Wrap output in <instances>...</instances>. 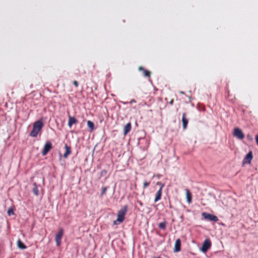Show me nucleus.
Masks as SVG:
<instances>
[{
	"label": "nucleus",
	"instance_id": "1a4fd4ad",
	"mask_svg": "<svg viewBox=\"0 0 258 258\" xmlns=\"http://www.w3.org/2000/svg\"><path fill=\"white\" fill-rule=\"evenodd\" d=\"M182 127L183 129L185 130L187 127V125L188 122V120L186 118V113L185 112L182 113Z\"/></svg>",
	"mask_w": 258,
	"mask_h": 258
},
{
	"label": "nucleus",
	"instance_id": "a878e982",
	"mask_svg": "<svg viewBox=\"0 0 258 258\" xmlns=\"http://www.w3.org/2000/svg\"><path fill=\"white\" fill-rule=\"evenodd\" d=\"M73 84L75 85V86L77 88L79 86V83L77 81H74L73 82Z\"/></svg>",
	"mask_w": 258,
	"mask_h": 258
},
{
	"label": "nucleus",
	"instance_id": "6e6552de",
	"mask_svg": "<svg viewBox=\"0 0 258 258\" xmlns=\"http://www.w3.org/2000/svg\"><path fill=\"white\" fill-rule=\"evenodd\" d=\"M252 159V153L251 151H249L248 154L245 156L243 160V163H250Z\"/></svg>",
	"mask_w": 258,
	"mask_h": 258
},
{
	"label": "nucleus",
	"instance_id": "bb28decb",
	"mask_svg": "<svg viewBox=\"0 0 258 258\" xmlns=\"http://www.w3.org/2000/svg\"><path fill=\"white\" fill-rule=\"evenodd\" d=\"M107 171L105 170H102L101 172V175L103 176L106 173Z\"/></svg>",
	"mask_w": 258,
	"mask_h": 258
},
{
	"label": "nucleus",
	"instance_id": "7c9ffc66",
	"mask_svg": "<svg viewBox=\"0 0 258 258\" xmlns=\"http://www.w3.org/2000/svg\"><path fill=\"white\" fill-rule=\"evenodd\" d=\"M138 203L141 206H143V203L141 201H138Z\"/></svg>",
	"mask_w": 258,
	"mask_h": 258
},
{
	"label": "nucleus",
	"instance_id": "412c9836",
	"mask_svg": "<svg viewBox=\"0 0 258 258\" xmlns=\"http://www.w3.org/2000/svg\"><path fill=\"white\" fill-rule=\"evenodd\" d=\"M8 215L10 216L11 215H15V213L14 211V209L13 207H10L9 208L8 212H7Z\"/></svg>",
	"mask_w": 258,
	"mask_h": 258
},
{
	"label": "nucleus",
	"instance_id": "2eb2a0df",
	"mask_svg": "<svg viewBox=\"0 0 258 258\" xmlns=\"http://www.w3.org/2000/svg\"><path fill=\"white\" fill-rule=\"evenodd\" d=\"M162 194V189L159 188V190L157 191L156 194L155 198L154 199V202L156 203L161 199V196Z\"/></svg>",
	"mask_w": 258,
	"mask_h": 258
},
{
	"label": "nucleus",
	"instance_id": "c756f323",
	"mask_svg": "<svg viewBox=\"0 0 258 258\" xmlns=\"http://www.w3.org/2000/svg\"><path fill=\"white\" fill-rule=\"evenodd\" d=\"M173 99H171V101L169 102V104H170V105H172V104H173Z\"/></svg>",
	"mask_w": 258,
	"mask_h": 258
},
{
	"label": "nucleus",
	"instance_id": "aec40b11",
	"mask_svg": "<svg viewBox=\"0 0 258 258\" xmlns=\"http://www.w3.org/2000/svg\"><path fill=\"white\" fill-rule=\"evenodd\" d=\"M166 222H161V223H160L158 225V227H159V228H160L162 230H164L166 228Z\"/></svg>",
	"mask_w": 258,
	"mask_h": 258
},
{
	"label": "nucleus",
	"instance_id": "72a5a7b5",
	"mask_svg": "<svg viewBox=\"0 0 258 258\" xmlns=\"http://www.w3.org/2000/svg\"><path fill=\"white\" fill-rule=\"evenodd\" d=\"M250 138V137H249V136H247V138Z\"/></svg>",
	"mask_w": 258,
	"mask_h": 258
},
{
	"label": "nucleus",
	"instance_id": "f3484780",
	"mask_svg": "<svg viewBox=\"0 0 258 258\" xmlns=\"http://www.w3.org/2000/svg\"><path fill=\"white\" fill-rule=\"evenodd\" d=\"M87 125L89 128L90 132H92L94 130V124L92 121L88 120L87 121Z\"/></svg>",
	"mask_w": 258,
	"mask_h": 258
},
{
	"label": "nucleus",
	"instance_id": "9b49d317",
	"mask_svg": "<svg viewBox=\"0 0 258 258\" xmlns=\"http://www.w3.org/2000/svg\"><path fill=\"white\" fill-rule=\"evenodd\" d=\"M78 120L73 116L69 115L68 126L71 128L73 124L76 123Z\"/></svg>",
	"mask_w": 258,
	"mask_h": 258
},
{
	"label": "nucleus",
	"instance_id": "393cba45",
	"mask_svg": "<svg viewBox=\"0 0 258 258\" xmlns=\"http://www.w3.org/2000/svg\"><path fill=\"white\" fill-rule=\"evenodd\" d=\"M107 187H103L102 188V191H101V196H103V195L106 194V191H107Z\"/></svg>",
	"mask_w": 258,
	"mask_h": 258
},
{
	"label": "nucleus",
	"instance_id": "39448f33",
	"mask_svg": "<svg viewBox=\"0 0 258 258\" xmlns=\"http://www.w3.org/2000/svg\"><path fill=\"white\" fill-rule=\"evenodd\" d=\"M211 246V242L209 239H206L203 242L202 246L201 248L202 251L206 252L210 248Z\"/></svg>",
	"mask_w": 258,
	"mask_h": 258
},
{
	"label": "nucleus",
	"instance_id": "4be33fe9",
	"mask_svg": "<svg viewBox=\"0 0 258 258\" xmlns=\"http://www.w3.org/2000/svg\"><path fill=\"white\" fill-rule=\"evenodd\" d=\"M150 181L148 182L147 181L145 180L143 183V188L144 189L147 188L150 185Z\"/></svg>",
	"mask_w": 258,
	"mask_h": 258
},
{
	"label": "nucleus",
	"instance_id": "423d86ee",
	"mask_svg": "<svg viewBox=\"0 0 258 258\" xmlns=\"http://www.w3.org/2000/svg\"><path fill=\"white\" fill-rule=\"evenodd\" d=\"M233 136L238 139L242 140L244 138V135L242 131L238 128H235L233 132Z\"/></svg>",
	"mask_w": 258,
	"mask_h": 258
},
{
	"label": "nucleus",
	"instance_id": "a211bd4d",
	"mask_svg": "<svg viewBox=\"0 0 258 258\" xmlns=\"http://www.w3.org/2000/svg\"><path fill=\"white\" fill-rule=\"evenodd\" d=\"M33 185V189H32L33 193L35 196H37L38 195V194H39V190H38L37 184H36V183H34Z\"/></svg>",
	"mask_w": 258,
	"mask_h": 258
},
{
	"label": "nucleus",
	"instance_id": "f03ea898",
	"mask_svg": "<svg viewBox=\"0 0 258 258\" xmlns=\"http://www.w3.org/2000/svg\"><path fill=\"white\" fill-rule=\"evenodd\" d=\"M127 210V206H124L117 213V218L116 220L114 221V224L117 225L119 223L122 222L124 220V216Z\"/></svg>",
	"mask_w": 258,
	"mask_h": 258
},
{
	"label": "nucleus",
	"instance_id": "0eeeda50",
	"mask_svg": "<svg viewBox=\"0 0 258 258\" xmlns=\"http://www.w3.org/2000/svg\"><path fill=\"white\" fill-rule=\"evenodd\" d=\"M52 144L50 142H47L43 148L42 152V155L43 156L46 155L52 148Z\"/></svg>",
	"mask_w": 258,
	"mask_h": 258
},
{
	"label": "nucleus",
	"instance_id": "9d476101",
	"mask_svg": "<svg viewBox=\"0 0 258 258\" xmlns=\"http://www.w3.org/2000/svg\"><path fill=\"white\" fill-rule=\"evenodd\" d=\"M181 241L179 238L176 240L174 245V252H178L181 249Z\"/></svg>",
	"mask_w": 258,
	"mask_h": 258
},
{
	"label": "nucleus",
	"instance_id": "c85d7f7f",
	"mask_svg": "<svg viewBox=\"0 0 258 258\" xmlns=\"http://www.w3.org/2000/svg\"><path fill=\"white\" fill-rule=\"evenodd\" d=\"M255 140L257 144L258 145V135L255 136Z\"/></svg>",
	"mask_w": 258,
	"mask_h": 258
},
{
	"label": "nucleus",
	"instance_id": "473e14b6",
	"mask_svg": "<svg viewBox=\"0 0 258 258\" xmlns=\"http://www.w3.org/2000/svg\"><path fill=\"white\" fill-rule=\"evenodd\" d=\"M250 138V137H249V136H247V138Z\"/></svg>",
	"mask_w": 258,
	"mask_h": 258
},
{
	"label": "nucleus",
	"instance_id": "6ab92c4d",
	"mask_svg": "<svg viewBox=\"0 0 258 258\" xmlns=\"http://www.w3.org/2000/svg\"><path fill=\"white\" fill-rule=\"evenodd\" d=\"M17 245L19 248L21 249H26L27 248V246L24 244V243L21 240H18L17 241Z\"/></svg>",
	"mask_w": 258,
	"mask_h": 258
},
{
	"label": "nucleus",
	"instance_id": "dca6fc26",
	"mask_svg": "<svg viewBox=\"0 0 258 258\" xmlns=\"http://www.w3.org/2000/svg\"><path fill=\"white\" fill-rule=\"evenodd\" d=\"M186 200L188 204H190L192 201V195L189 190L188 189H185Z\"/></svg>",
	"mask_w": 258,
	"mask_h": 258
},
{
	"label": "nucleus",
	"instance_id": "b1692460",
	"mask_svg": "<svg viewBox=\"0 0 258 258\" xmlns=\"http://www.w3.org/2000/svg\"><path fill=\"white\" fill-rule=\"evenodd\" d=\"M156 185H159L160 186V188H161V189H163V188L164 187V184L162 183L160 181H158L156 183Z\"/></svg>",
	"mask_w": 258,
	"mask_h": 258
},
{
	"label": "nucleus",
	"instance_id": "4468645a",
	"mask_svg": "<svg viewBox=\"0 0 258 258\" xmlns=\"http://www.w3.org/2000/svg\"><path fill=\"white\" fill-rule=\"evenodd\" d=\"M139 70L140 71H142L143 73V74L144 76L147 77L148 78L150 77L151 73L149 71L145 69L143 67H140L139 68Z\"/></svg>",
	"mask_w": 258,
	"mask_h": 258
},
{
	"label": "nucleus",
	"instance_id": "20e7f679",
	"mask_svg": "<svg viewBox=\"0 0 258 258\" xmlns=\"http://www.w3.org/2000/svg\"><path fill=\"white\" fill-rule=\"evenodd\" d=\"M63 234V230L60 228L58 232L56 234L55 237V241L57 246H59L61 242V239Z\"/></svg>",
	"mask_w": 258,
	"mask_h": 258
},
{
	"label": "nucleus",
	"instance_id": "7ed1b4c3",
	"mask_svg": "<svg viewBox=\"0 0 258 258\" xmlns=\"http://www.w3.org/2000/svg\"><path fill=\"white\" fill-rule=\"evenodd\" d=\"M202 215L205 219L211 221L217 222L219 220L216 216L206 212L202 213Z\"/></svg>",
	"mask_w": 258,
	"mask_h": 258
},
{
	"label": "nucleus",
	"instance_id": "5701e85b",
	"mask_svg": "<svg viewBox=\"0 0 258 258\" xmlns=\"http://www.w3.org/2000/svg\"><path fill=\"white\" fill-rule=\"evenodd\" d=\"M156 185H159L160 186V188H161V189H163V188L164 187V184L162 183L160 181H158L156 183Z\"/></svg>",
	"mask_w": 258,
	"mask_h": 258
},
{
	"label": "nucleus",
	"instance_id": "cd10ccee",
	"mask_svg": "<svg viewBox=\"0 0 258 258\" xmlns=\"http://www.w3.org/2000/svg\"><path fill=\"white\" fill-rule=\"evenodd\" d=\"M136 101L134 99H132L128 103L131 104L132 103H136Z\"/></svg>",
	"mask_w": 258,
	"mask_h": 258
},
{
	"label": "nucleus",
	"instance_id": "2f4dec72",
	"mask_svg": "<svg viewBox=\"0 0 258 258\" xmlns=\"http://www.w3.org/2000/svg\"><path fill=\"white\" fill-rule=\"evenodd\" d=\"M180 94H184V92H183V91H180Z\"/></svg>",
	"mask_w": 258,
	"mask_h": 258
},
{
	"label": "nucleus",
	"instance_id": "ddd939ff",
	"mask_svg": "<svg viewBox=\"0 0 258 258\" xmlns=\"http://www.w3.org/2000/svg\"><path fill=\"white\" fill-rule=\"evenodd\" d=\"M132 128V124L131 122L127 123L124 126L123 128V135L125 136L127 135L131 130Z\"/></svg>",
	"mask_w": 258,
	"mask_h": 258
},
{
	"label": "nucleus",
	"instance_id": "f257e3e1",
	"mask_svg": "<svg viewBox=\"0 0 258 258\" xmlns=\"http://www.w3.org/2000/svg\"><path fill=\"white\" fill-rule=\"evenodd\" d=\"M44 125L42 120L40 119L35 121L33 125V129L30 133V136L32 137H37L39 132L41 130Z\"/></svg>",
	"mask_w": 258,
	"mask_h": 258
},
{
	"label": "nucleus",
	"instance_id": "f8f14e48",
	"mask_svg": "<svg viewBox=\"0 0 258 258\" xmlns=\"http://www.w3.org/2000/svg\"><path fill=\"white\" fill-rule=\"evenodd\" d=\"M64 148H65V152L63 154V157L65 158H67L68 156L71 154V147L68 146L67 144L64 145Z\"/></svg>",
	"mask_w": 258,
	"mask_h": 258
}]
</instances>
